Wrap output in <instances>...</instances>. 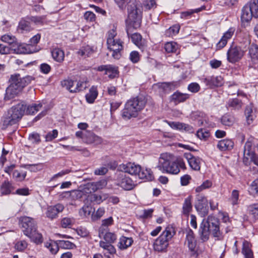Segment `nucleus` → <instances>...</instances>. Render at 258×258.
<instances>
[{"label": "nucleus", "mask_w": 258, "mask_h": 258, "mask_svg": "<svg viewBox=\"0 0 258 258\" xmlns=\"http://www.w3.org/2000/svg\"><path fill=\"white\" fill-rule=\"evenodd\" d=\"M42 107V104L39 103L38 104L34 103L26 106V113L29 115H33L36 112L40 110Z\"/></svg>", "instance_id": "nucleus-31"}, {"label": "nucleus", "mask_w": 258, "mask_h": 258, "mask_svg": "<svg viewBox=\"0 0 258 258\" xmlns=\"http://www.w3.org/2000/svg\"><path fill=\"white\" fill-rule=\"evenodd\" d=\"M143 4L145 8L147 10H150L156 7V3L155 0H145Z\"/></svg>", "instance_id": "nucleus-52"}, {"label": "nucleus", "mask_w": 258, "mask_h": 258, "mask_svg": "<svg viewBox=\"0 0 258 258\" xmlns=\"http://www.w3.org/2000/svg\"><path fill=\"white\" fill-rule=\"evenodd\" d=\"M99 245L104 250H107L109 254H113L116 252V249L112 244L105 243V241L101 240L99 242Z\"/></svg>", "instance_id": "nucleus-40"}, {"label": "nucleus", "mask_w": 258, "mask_h": 258, "mask_svg": "<svg viewBox=\"0 0 258 258\" xmlns=\"http://www.w3.org/2000/svg\"><path fill=\"white\" fill-rule=\"evenodd\" d=\"M133 240L132 238L121 236L118 243V247L121 250H124L130 247L133 243Z\"/></svg>", "instance_id": "nucleus-30"}, {"label": "nucleus", "mask_w": 258, "mask_h": 258, "mask_svg": "<svg viewBox=\"0 0 258 258\" xmlns=\"http://www.w3.org/2000/svg\"><path fill=\"white\" fill-rule=\"evenodd\" d=\"M1 40L6 43L12 45L13 49L17 53H29L27 51V48L19 44L17 41V38L12 35H4L2 36ZM37 50L30 51V53L36 52Z\"/></svg>", "instance_id": "nucleus-9"}, {"label": "nucleus", "mask_w": 258, "mask_h": 258, "mask_svg": "<svg viewBox=\"0 0 258 258\" xmlns=\"http://www.w3.org/2000/svg\"><path fill=\"white\" fill-rule=\"evenodd\" d=\"M83 142L86 144L97 145L101 144L102 140L93 132L87 131L83 138Z\"/></svg>", "instance_id": "nucleus-19"}, {"label": "nucleus", "mask_w": 258, "mask_h": 258, "mask_svg": "<svg viewBox=\"0 0 258 258\" xmlns=\"http://www.w3.org/2000/svg\"><path fill=\"white\" fill-rule=\"evenodd\" d=\"M250 191L253 194L258 193V178L251 183L250 187Z\"/></svg>", "instance_id": "nucleus-63"}, {"label": "nucleus", "mask_w": 258, "mask_h": 258, "mask_svg": "<svg viewBox=\"0 0 258 258\" xmlns=\"http://www.w3.org/2000/svg\"><path fill=\"white\" fill-rule=\"evenodd\" d=\"M116 184L125 190H131L135 187V184L128 176L122 173L119 174L116 179Z\"/></svg>", "instance_id": "nucleus-12"}, {"label": "nucleus", "mask_w": 258, "mask_h": 258, "mask_svg": "<svg viewBox=\"0 0 258 258\" xmlns=\"http://www.w3.org/2000/svg\"><path fill=\"white\" fill-rule=\"evenodd\" d=\"M195 207L201 217H205L208 214V201L203 195H198Z\"/></svg>", "instance_id": "nucleus-11"}, {"label": "nucleus", "mask_w": 258, "mask_h": 258, "mask_svg": "<svg viewBox=\"0 0 258 258\" xmlns=\"http://www.w3.org/2000/svg\"><path fill=\"white\" fill-rule=\"evenodd\" d=\"M64 209L63 205L61 204L48 206L46 212V216L48 218L53 220L56 218L58 217V214L62 212Z\"/></svg>", "instance_id": "nucleus-17"}, {"label": "nucleus", "mask_w": 258, "mask_h": 258, "mask_svg": "<svg viewBox=\"0 0 258 258\" xmlns=\"http://www.w3.org/2000/svg\"><path fill=\"white\" fill-rule=\"evenodd\" d=\"M19 222L25 235L37 244L43 242L42 235L38 232L37 222L34 219L24 216L20 218Z\"/></svg>", "instance_id": "nucleus-3"}, {"label": "nucleus", "mask_w": 258, "mask_h": 258, "mask_svg": "<svg viewBox=\"0 0 258 258\" xmlns=\"http://www.w3.org/2000/svg\"><path fill=\"white\" fill-rule=\"evenodd\" d=\"M40 37H41V35L40 34H37L36 35H35V36L32 37L30 39V41H29L30 43L27 45V47H29L30 46L35 45V44H37L40 40Z\"/></svg>", "instance_id": "nucleus-57"}, {"label": "nucleus", "mask_w": 258, "mask_h": 258, "mask_svg": "<svg viewBox=\"0 0 258 258\" xmlns=\"http://www.w3.org/2000/svg\"><path fill=\"white\" fill-rule=\"evenodd\" d=\"M108 168L107 166H102L95 170L94 174L98 175H105L108 172Z\"/></svg>", "instance_id": "nucleus-62"}, {"label": "nucleus", "mask_w": 258, "mask_h": 258, "mask_svg": "<svg viewBox=\"0 0 258 258\" xmlns=\"http://www.w3.org/2000/svg\"><path fill=\"white\" fill-rule=\"evenodd\" d=\"M250 213L253 218L258 220V205H254L249 208Z\"/></svg>", "instance_id": "nucleus-55"}, {"label": "nucleus", "mask_w": 258, "mask_h": 258, "mask_svg": "<svg viewBox=\"0 0 258 258\" xmlns=\"http://www.w3.org/2000/svg\"><path fill=\"white\" fill-rule=\"evenodd\" d=\"M183 157L186 159L189 166L192 170L195 171L200 170L201 164L202 161L201 158L194 156L188 152L184 153Z\"/></svg>", "instance_id": "nucleus-14"}, {"label": "nucleus", "mask_w": 258, "mask_h": 258, "mask_svg": "<svg viewBox=\"0 0 258 258\" xmlns=\"http://www.w3.org/2000/svg\"><path fill=\"white\" fill-rule=\"evenodd\" d=\"M196 135L200 139H206L209 136V133L205 130L199 129L197 132Z\"/></svg>", "instance_id": "nucleus-53"}, {"label": "nucleus", "mask_w": 258, "mask_h": 258, "mask_svg": "<svg viewBox=\"0 0 258 258\" xmlns=\"http://www.w3.org/2000/svg\"><path fill=\"white\" fill-rule=\"evenodd\" d=\"M73 220L70 218H64L61 220V225L63 228L69 227L72 225Z\"/></svg>", "instance_id": "nucleus-58"}, {"label": "nucleus", "mask_w": 258, "mask_h": 258, "mask_svg": "<svg viewBox=\"0 0 258 258\" xmlns=\"http://www.w3.org/2000/svg\"><path fill=\"white\" fill-rule=\"evenodd\" d=\"M115 4L118 6L121 10L125 9L126 5L131 1V0H114Z\"/></svg>", "instance_id": "nucleus-59"}, {"label": "nucleus", "mask_w": 258, "mask_h": 258, "mask_svg": "<svg viewBox=\"0 0 258 258\" xmlns=\"http://www.w3.org/2000/svg\"><path fill=\"white\" fill-rule=\"evenodd\" d=\"M18 29L22 31V33L24 31H29L31 30L30 22L25 19H22L19 22L18 25Z\"/></svg>", "instance_id": "nucleus-44"}, {"label": "nucleus", "mask_w": 258, "mask_h": 258, "mask_svg": "<svg viewBox=\"0 0 258 258\" xmlns=\"http://www.w3.org/2000/svg\"><path fill=\"white\" fill-rule=\"evenodd\" d=\"M34 80L32 76L21 77L19 74L12 75L9 80L10 85L7 88L4 99L6 101L18 96L23 89Z\"/></svg>", "instance_id": "nucleus-2"}, {"label": "nucleus", "mask_w": 258, "mask_h": 258, "mask_svg": "<svg viewBox=\"0 0 258 258\" xmlns=\"http://www.w3.org/2000/svg\"><path fill=\"white\" fill-rule=\"evenodd\" d=\"M113 220L111 217L104 219L102 221V225L100 228H102V231H105L104 227H108L113 224Z\"/></svg>", "instance_id": "nucleus-56"}, {"label": "nucleus", "mask_w": 258, "mask_h": 258, "mask_svg": "<svg viewBox=\"0 0 258 258\" xmlns=\"http://www.w3.org/2000/svg\"><path fill=\"white\" fill-rule=\"evenodd\" d=\"M93 53V49L90 46L87 45L82 47L78 51V54L84 57L90 56Z\"/></svg>", "instance_id": "nucleus-42"}, {"label": "nucleus", "mask_w": 258, "mask_h": 258, "mask_svg": "<svg viewBox=\"0 0 258 258\" xmlns=\"http://www.w3.org/2000/svg\"><path fill=\"white\" fill-rule=\"evenodd\" d=\"M252 17L257 18L258 15H255L254 11L252 9L251 6L249 4H247L242 9L241 21L242 22H248Z\"/></svg>", "instance_id": "nucleus-18"}, {"label": "nucleus", "mask_w": 258, "mask_h": 258, "mask_svg": "<svg viewBox=\"0 0 258 258\" xmlns=\"http://www.w3.org/2000/svg\"><path fill=\"white\" fill-rule=\"evenodd\" d=\"M175 234L172 227H167L160 236L155 241L153 246L155 251H163L169 245V241Z\"/></svg>", "instance_id": "nucleus-7"}, {"label": "nucleus", "mask_w": 258, "mask_h": 258, "mask_svg": "<svg viewBox=\"0 0 258 258\" xmlns=\"http://www.w3.org/2000/svg\"><path fill=\"white\" fill-rule=\"evenodd\" d=\"M120 169L131 175H138L139 171L141 170V166L139 165L129 162L126 164L121 165Z\"/></svg>", "instance_id": "nucleus-20"}, {"label": "nucleus", "mask_w": 258, "mask_h": 258, "mask_svg": "<svg viewBox=\"0 0 258 258\" xmlns=\"http://www.w3.org/2000/svg\"><path fill=\"white\" fill-rule=\"evenodd\" d=\"M46 246L49 248L50 251L52 254H55L59 249V245L58 244L57 241L53 243H46Z\"/></svg>", "instance_id": "nucleus-49"}, {"label": "nucleus", "mask_w": 258, "mask_h": 258, "mask_svg": "<svg viewBox=\"0 0 258 258\" xmlns=\"http://www.w3.org/2000/svg\"><path fill=\"white\" fill-rule=\"evenodd\" d=\"M105 210L103 208H99L96 213L92 215V218L93 220H96L100 218L104 214Z\"/></svg>", "instance_id": "nucleus-54"}, {"label": "nucleus", "mask_w": 258, "mask_h": 258, "mask_svg": "<svg viewBox=\"0 0 258 258\" xmlns=\"http://www.w3.org/2000/svg\"><path fill=\"white\" fill-rule=\"evenodd\" d=\"M138 176L141 179H145L148 180H152L154 178L152 172L150 169H142L141 168Z\"/></svg>", "instance_id": "nucleus-36"}, {"label": "nucleus", "mask_w": 258, "mask_h": 258, "mask_svg": "<svg viewBox=\"0 0 258 258\" xmlns=\"http://www.w3.org/2000/svg\"><path fill=\"white\" fill-rule=\"evenodd\" d=\"M200 86L197 83H190L188 86V90L192 93H197L200 90Z\"/></svg>", "instance_id": "nucleus-61"}, {"label": "nucleus", "mask_w": 258, "mask_h": 258, "mask_svg": "<svg viewBox=\"0 0 258 258\" xmlns=\"http://www.w3.org/2000/svg\"><path fill=\"white\" fill-rule=\"evenodd\" d=\"M252 141L250 140L247 141L244 147L243 153H245L248 156L251 155L252 159L254 160V164L258 166V155L252 150Z\"/></svg>", "instance_id": "nucleus-22"}, {"label": "nucleus", "mask_w": 258, "mask_h": 258, "mask_svg": "<svg viewBox=\"0 0 258 258\" xmlns=\"http://www.w3.org/2000/svg\"><path fill=\"white\" fill-rule=\"evenodd\" d=\"M252 106L251 104L247 105L245 109V115L246 116L247 122L250 124L255 117L254 112L253 111Z\"/></svg>", "instance_id": "nucleus-34"}, {"label": "nucleus", "mask_w": 258, "mask_h": 258, "mask_svg": "<svg viewBox=\"0 0 258 258\" xmlns=\"http://www.w3.org/2000/svg\"><path fill=\"white\" fill-rule=\"evenodd\" d=\"M223 78L221 76H211V85L212 86H220L222 84Z\"/></svg>", "instance_id": "nucleus-50"}, {"label": "nucleus", "mask_w": 258, "mask_h": 258, "mask_svg": "<svg viewBox=\"0 0 258 258\" xmlns=\"http://www.w3.org/2000/svg\"><path fill=\"white\" fill-rule=\"evenodd\" d=\"M58 135V132L56 130H53L51 132H49L45 136V141L50 142L56 138Z\"/></svg>", "instance_id": "nucleus-51"}, {"label": "nucleus", "mask_w": 258, "mask_h": 258, "mask_svg": "<svg viewBox=\"0 0 258 258\" xmlns=\"http://www.w3.org/2000/svg\"><path fill=\"white\" fill-rule=\"evenodd\" d=\"M130 59L133 63H137L140 59L139 53L138 51H133L131 52Z\"/></svg>", "instance_id": "nucleus-60"}, {"label": "nucleus", "mask_w": 258, "mask_h": 258, "mask_svg": "<svg viewBox=\"0 0 258 258\" xmlns=\"http://www.w3.org/2000/svg\"><path fill=\"white\" fill-rule=\"evenodd\" d=\"M249 5H250L255 15H258V0H250Z\"/></svg>", "instance_id": "nucleus-64"}, {"label": "nucleus", "mask_w": 258, "mask_h": 258, "mask_svg": "<svg viewBox=\"0 0 258 258\" xmlns=\"http://www.w3.org/2000/svg\"><path fill=\"white\" fill-rule=\"evenodd\" d=\"M26 109V104L19 103L9 109L2 117L3 128L17 124L24 115Z\"/></svg>", "instance_id": "nucleus-5"}, {"label": "nucleus", "mask_w": 258, "mask_h": 258, "mask_svg": "<svg viewBox=\"0 0 258 258\" xmlns=\"http://www.w3.org/2000/svg\"><path fill=\"white\" fill-rule=\"evenodd\" d=\"M248 57L251 61L256 63L258 61V45L252 43L248 47Z\"/></svg>", "instance_id": "nucleus-26"}, {"label": "nucleus", "mask_w": 258, "mask_h": 258, "mask_svg": "<svg viewBox=\"0 0 258 258\" xmlns=\"http://www.w3.org/2000/svg\"><path fill=\"white\" fill-rule=\"evenodd\" d=\"M199 234L201 240L207 241L211 234L213 237L220 239L221 232L220 230V221L215 216H209L204 219L200 224Z\"/></svg>", "instance_id": "nucleus-1"}, {"label": "nucleus", "mask_w": 258, "mask_h": 258, "mask_svg": "<svg viewBox=\"0 0 258 258\" xmlns=\"http://www.w3.org/2000/svg\"><path fill=\"white\" fill-rule=\"evenodd\" d=\"M51 55L53 59L58 62H61L63 60L64 52L58 48H53L51 51Z\"/></svg>", "instance_id": "nucleus-33"}, {"label": "nucleus", "mask_w": 258, "mask_h": 258, "mask_svg": "<svg viewBox=\"0 0 258 258\" xmlns=\"http://www.w3.org/2000/svg\"><path fill=\"white\" fill-rule=\"evenodd\" d=\"M212 185V182L209 180L205 181L201 185L196 188L197 192H200L204 189L210 188Z\"/></svg>", "instance_id": "nucleus-48"}, {"label": "nucleus", "mask_w": 258, "mask_h": 258, "mask_svg": "<svg viewBox=\"0 0 258 258\" xmlns=\"http://www.w3.org/2000/svg\"><path fill=\"white\" fill-rule=\"evenodd\" d=\"M147 103L143 95H139L128 100L122 111V116L125 119H129L138 116V113L145 106Z\"/></svg>", "instance_id": "nucleus-4"}, {"label": "nucleus", "mask_w": 258, "mask_h": 258, "mask_svg": "<svg viewBox=\"0 0 258 258\" xmlns=\"http://www.w3.org/2000/svg\"><path fill=\"white\" fill-rule=\"evenodd\" d=\"M107 184V181L105 180H102L97 182L88 183L86 184V188L91 193L95 192L99 189H102Z\"/></svg>", "instance_id": "nucleus-25"}, {"label": "nucleus", "mask_w": 258, "mask_h": 258, "mask_svg": "<svg viewBox=\"0 0 258 258\" xmlns=\"http://www.w3.org/2000/svg\"><path fill=\"white\" fill-rule=\"evenodd\" d=\"M191 197L188 196L185 198L182 206V213L184 215H188L192 210Z\"/></svg>", "instance_id": "nucleus-32"}, {"label": "nucleus", "mask_w": 258, "mask_h": 258, "mask_svg": "<svg viewBox=\"0 0 258 258\" xmlns=\"http://www.w3.org/2000/svg\"><path fill=\"white\" fill-rule=\"evenodd\" d=\"M185 244L187 245L191 252V256L197 258L198 253L196 247V240H195L194 232L191 229H189L187 231Z\"/></svg>", "instance_id": "nucleus-13"}, {"label": "nucleus", "mask_w": 258, "mask_h": 258, "mask_svg": "<svg viewBox=\"0 0 258 258\" xmlns=\"http://www.w3.org/2000/svg\"><path fill=\"white\" fill-rule=\"evenodd\" d=\"M233 142L231 140L229 139L221 140L217 144V147L222 151L231 150L233 148Z\"/></svg>", "instance_id": "nucleus-28"}, {"label": "nucleus", "mask_w": 258, "mask_h": 258, "mask_svg": "<svg viewBox=\"0 0 258 258\" xmlns=\"http://www.w3.org/2000/svg\"><path fill=\"white\" fill-rule=\"evenodd\" d=\"M188 97L189 95L187 94L181 93L177 91L172 95L171 100L177 104L185 101Z\"/></svg>", "instance_id": "nucleus-29"}, {"label": "nucleus", "mask_w": 258, "mask_h": 258, "mask_svg": "<svg viewBox=\"0 0 258 258\" xmlns=\"http://www.w3.org/2000/svg\"><path fill=\"white\" fill-rule=\"evenodd\" d=\"M177 48V45L174 42H167L164 45V49L167 53L175 52Z\"/></svg>", "instance_id": "nucleus-46"}, {"label": "nucleus", "mask_w": 258, "mask_h": 258, "mask_svg": "<svg viewBox=\"0 0 258 258\" xmlns=\"http://www.w3.org/2000/svg\"><path fill=\"white\" fill-rule=\"evenodd\" d=\"M99 236L101 238L103 237L105 243H109L112 244L115 242L117 237L114 233L102 231V228H100L99 229Z\"/></svg>", "instance_id": "nucleus-24"}, {"label": "nucleus", "mask_w": 258, "mask_h": 258, "mask_svg": "<svg viewBox=\"0 0 258 258\" xmlns=\"http://www.w3.org/2000/svg\"><path fill=\"white\" fill-rule=\"evenodd\" d=\"M157 168L163 172L172 174H177L180 172L178 165L176 162L171 161V155L168 153L160 155Z\"/></svg>", "instance_id": "nucleus-6"}, {"label": "nucleus", "mask_w": 258, "mask_h": 258, "mask_svg": "<svg viewBox=\"0 0 258 258\" xmlns=\"http://www.w3.org/2000/svg\"><path fill=\"white\" fill-rule=\"evenodd\" d=\"M234 32V29L230 28L226 32L220 40L216 45L217 49H220L223 48L227 44V40L231 38Z\"/></svg>", "instance_id": "nucleus-23"}, {"label": "nucleus", "mask_w": 258, "mask_h": 258, "mask_svg": "<svg viewBox=\"0 0 258 258\" xmlns=\"http://www.w3.org/2000/svg\"><path fill=\"white\" fill-rule=\"evenodd\" d=\"M108 48L112 51V56L115 59H118L120 56V51L122 49V45L120 40H109L107 43Z\"/></svg>", "instance_id": "nucleus-16"}, {"label": "nucleus", "mask_w": 258, "mask_h": 258, "mask_svg": "<svg viewBox=\"0 0 258 258\" xmlns=\"http://www.w3.org/2000/svg\"><path fill=\"white\" fill-rule=\"evenodd\" d=\"M57 241L59 246L62 248L72 249L75 246V244L69 241L58 240Z\"/></svg>", "instance_id": "nucleus-47"}, {"label": "nucleus", "mask_w": 258, "mask_h": 258, "mask_svg": "<svg viewBox=\"0 0 258 258\" xmlns=\"http://www.w3.org/2000/svg\"><path fill=\"white\" fill-rule=\"evenodd\" d=\"M97 95L98 92L96 88L94 87H91L89 90V93L86 95L87 101L89 103H93Z\"/></svg>", "instance_id": "nucleus-38"}, {"label": "nucleus", "mask_w": 258, "mask_h": 258, "mask_svg": "<svg viewBox=\"0 0 258 258\" xmlns=\"http://www.w3.org/2000/svg\"><path fill=\"white\" fill-rule=\"evenodd\" d=\"M94 212V209L89 205H84L79 211V214L81 216L87 217Z\"/></svg>", "instance_id": "nucleus-43"}, {"label": "nucleus", "mask_w": 258, "mask_h": 258, "mask_svg": "<svg viewBox=\"0 0 258 258\" xmlns=\"http://www.w3.org/2000/svg\"><path fill=\"white\" fill-rule=\"evenodd\" d=\"M61 84L62 87H66L70 92L75 93L82 90V85L84 83L67 79L61 81Z\"/></svg>", "instance_id": "nucleus-15"}, {"label": "nucleus", "mask_w": 258, "mask_h": 258, "mask_svg": "<svg viewBox=\"0 0 258 258\" xmlns=\"http://www.w3.org/2000/svg\"><path fill=\"white\" fill-rule=\"evenodd\" d=\"M127 13L128 23L135 29L139 27L142 22V14L140 6L135 3H132L127 7Z\"/></svg>", "instance_id": "nucleus-8"}, {"label": "nucleus", "mask_w": 258, "mask_h": 258, "mask_svg": "<svg viewBox=\"0 0 258 258\" xmlns=\"http://www.w3.org/2000/svg\"><path fill=\"white\" fill-rule=\"evenodd\" d=\"M241 252L245 258H254L251 244L246 240L243 242Z\"/></svg>", "instance_id": "nucleus-27"}, {"label": "nucleus", "mask_w": 258, "mask_h": 258, "mask_svg": "<svg viewBox=\"0 0 258 258\" xmlns=\"http://www.w3.org/2000/svg\"><path fill=\"white\" fill-rule=\"evenodd\" d=\"M221 123L226 126H231L235 122L234 117L230 114H226L224 115L221 119Z\"/></svg>", "instance_id": "nucleus-41"}, {"label": "nucleus", "mask_w": 258, "mask_h": 258, "mask_svg": "<svg viewBox=\"0 0 258 258\" xmlns=\"http://www.w3.org/2000/svg\"><path fill=\"white\" fill-rule=\"evenodd\" d=\"M98 70L105 71V74L111 79L116 77L118 75V68L110 64L100 66L98 67Z\"/></svg>", "instance_id": "nucleus-21"}, {"label": "nucleus", "mask_w": 258, "mask_h": 258, "mask_svg": "<svg viewBox=\"0 0 258 258\" xmlns=\"http://www.w3.org/2000/svg\"><path fill=\"white\" fill-rule=\"evenodd\" d=\"M227 105L229 107H231L233 109L239 110L242 105L241 100L237 98L230 99L228 100Z\"/></svg>", "instance_id": "nucleus-39"}, {"label": "nucleus", "mask_w": 258, "mask_h": 258, "mask_svg": "<svg viewBox=\"0 0 258 258\" xmlns=\"http://www.w3.org/2000/svg\"><path fill=\"white\" fill-rule=\"evenodd\" d=\"M28 243L25 240H19L15 244V249L18 251H24L27 247Z\"/></svg>", "instance_id": "nucleus-45"}, {"label": "nucleus", "mask_w": 258, "mask_h": 258, "mask_svg": "<svg viewBox=\"0 0 258 258\" xmlns=\"http://www.w3.org/2000/svg\"><path fill=\"white\" fill-rule=\"evenodd\" d=\"M130 28L127 27L126 28V33L128 37H131L132 42L137 46H139L141 45L142 41V36L138 33H135L133 34H131L129 32Z\"/></svg>", "instance_id": "nucleus-35"}, {"label": "nucleus", "mask_w": 258, "mask_h": 258, "mask_svg": "<svg viewBox=\"0 0 258 258\" xmlns=\"http://www.w3.org/2000/svg\"><path fill=\"white\" fill-rule=\"evenodd\" d=\"M13 189L12 183L8 180L5 181L1 186V192L3 195H9Z\"/></svg>", "instance_id": "nucleus-37"}, {"label": "nucleus", "mask_w": 258, "mask_h": 258, "mask_svg": "<svg viewBox=\"0 0 258 258\" xmlns=\"http://www.w3.org/2000/svg\"><path fill=\"white\" fill-rule=\"evenodd\" d=\"M244 51L238 46H231L227 52V60L231 63H235L240 60L243 56Z\"/></svg>", "instance_id": "nucleus-10"}]
</instances>
